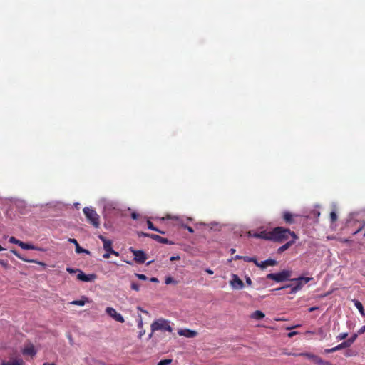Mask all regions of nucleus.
<instances>
[{
	"mask_svg": "<svg viewBox=\"0 0 365 365\" xmlns=\"http://www.w3.org/2000/svg\"><path fill=\"white\" fill-rule=\"evenodd\" d=\"M289 236H292L294 240L297 239V236L294 232L283 227H277L272 230L271 241L282 242L288 240Z\"/></svg>",
	"mask_w": 365,
	"mask_h": 365,
	"instance_id": "nucleus-1",
	"label": "nucleus"
},
{
	"mask_svg": "<svg viewBox=\"0 0 365 365\" xmlns=\"http://www.w3.org/2000/svg\"><path fill=\"white\" fill-rule=\"evenodd\" d=\"M313 280V277H299L298 278L291 279L290 281L292 284H287L280 288L274 289L272 291H277L285 288H291L290 294H294L298 291L301 290L302 287L310 281Z\"/></svg>",
	"mask_w": 365,
	"mask_h": 365,
	"instance_id": "nucleus-2",
	"label": "nucleus"
},
{
	"mask_svg": "<svg viewBox=\"0 0 365 365\" xmlns=\"http://www.w3.org/2000/svg\"><path fill=\"white\" fill-rule=\"evenodd\" d=\"M152 332L155 331L161 330V331H167L171 332L173 331V328L170 325V322L160 318L155 321H154L150 326ZM153 333L150 334L149 338L152 336Z\"/></svg>",
	"mask_w": 365,
	"mask_h": 365,
	"instance_id": "nucleus-3",
	"label": "nucleus"
},
{
	"mask_svg": "<svg viewBox=\"0 0 365 365\" xmlns=\"http://www.w3.org/2000/svg\"><path fill=\"white\" fill-rule=\"evenodd\" d=\"M83 213L87 218V220L96 228L100 225V216L97 214L96 210L92 207L83 208Z\"/></svg>",
	"mask_w": 365,
	"mask_h": 365,
	"instance_id": "nucleus-4",
	"label": "nucleus"
},
{
	"mask_svg": "<svg viewBox=\"0 0 365 365\" xmlns=\"http://www.w3.org/2000/svg\"><path fill=\"white\" fill-rule=\"evenodd\" d=\"M292 271L284 269L278 273H270L266 277L268 279H272L277 282H282L291 279Z\"/></svg>",
	"mask_w": 365,
	"mask_h": 365,
	"instance_id": "nucleus-5",
	"label": "nucleus"
},
{
	"mask_svg": "<svg viewBox=\"0 0 365 365\" xmlns=\"http://www.w3.org/2000/svg\"><path fill=\"white\" fill-rule=\"evenodd\" d=\"M98 238L103 242V249L108 252H110L112 255H114L115 256H119V253L116 251H115L112 248V241L110 240L106 239L104 236L100 235L98 236Z\"/></svg>",
	"mask_w": 365,
	"mask_h": 365,
	"instance_id": "nucleus-6",
	"label": "nucleus"
},
{
	"mask_svg": "<svg viewBox=\"0 0 365 365\" xmlns=\"http://www.w3.org/2000/svg\"><path fill=\"white\" fill-rule=\"evenodd\" d=\"M130 252L134 256V260L139 263L143 264L146 260V255L145 252L142 250H136L132 247L130 248Z\"/></svg>",
	"mask_w": 365,
	"mask_h": 365,
	"instance_id": "nucleus-7",
	"label": "nucleus"
},
{
	"mask_svg": "<svg viewBox=\"0 0 365 365\" xmlns=\"http://www.w3.org/2000/svg\"><path fill=\"white\" fill-rule=\"evenodd\" d=\"M139 235L150 237L160 243L169 244V245L173 244V242L170 241L168 239L162 237L161 236L155 235V234H148V233L141 232V234H140Z\"/></svg>",
	"mask_w": 365,
	"mask_h": 365,
	"instance_id": "nucleus-8",
	"label": "nucleus"
},
{
	"mask_svg": "<svg viewBox=\"0 0 365 365\" xmlns=\"http://www.w3.org/2000/svg\"><path fill=\"white\" fill-rule=\"evenodd\" d=\"M106 312L112 318H113L115 321L118 322L123 323L125 322L123 317L118 313L116 310L113 307H107L106 309Z\"/></svg>",
	"mask_w": 365,
	"mask_h": 365,
	"instance_id": "nucleus-9",
	"label": "nucleus"
},
{
	"mask_svg": "<svg viewBox=\"0 0 365 365\" xmlns=\"http://www.w3.org/2000/svg\"><path fill=\"white\" fill-rule=\"evenodd\" d=\"M97 276L95 274H86L81 270H78L77 274V279L82 282H93L96 279Z\"/></svg>",
	"mask_w": 365,
	"mask_h": 365,
	"instance_id": "nucleus-10",
	"label": "nucleus"
},
{
	"mask_svg": "<svg viewBox=\"0 0 365 365\" xmlns=\"http://www.w3.org/2000/svg\"><path fill=\"white\" fill-rule=\"evenodd\" d=\"M178 334L180 336H182L187 338H194L197 335V332L193 330H190L188 329H179Z\"/></svg>",
	"mask_w": 365,
	"mask_h": 365,
	"instance_id": "nucleus-11",
	"label": "nucleus"
},
{
	"mask_svg": "<svg viewBox=\"0 0 365 365\" xmlns=\"http://www.w3.org/2000/svg\"><path fill=\"white\" fill-rule=\"evenodd\" d=\"M295 216H296L295 215H293L292 213H291L289 211H284L282 213V218H283L284 221L285 222V223L288 224V225L294 223V222H295L294 217Z\"/></svg>",
	"mask_w": 365,
	"mask_h": 365,
	"instance_id": "nucleus-12",
	"label": "nucleus"
},
{
	"mask_svg": "<svg viewBox=\"0 0 365 365\" xmlns=\"http://www.w3.org/2000/svg\"><path fill=\"white\" fill-rule=\"evenodd\" d=\"M230 284L234 289H242L244 287L243 282L237 275L233 276V279L230 282Z\"/></svg>",
	"mask_w": 365,
	"mask_h": 365,
	"instance_id": "nucleus-13",
	"label": "nucleus"
},
{
	"mask_svg": "<svg viewBox=\"0 0 365 365\" xmlns=\"http://www.w3.org/2000/svg\"><path fill=\"white\" fill-rule=\"evenodd\" d=\"M68 242L75 245V246H76V253H78V254H81V253L88 254L89 253L88 250H86L84 248H82L79 245L78 241L76 239H74V238H69L68 239Z\"/></svg>",
	"mask_w": 365,
	"mask_h": 365,
	"instance_id": "nucleus-14",
	"label": "nucleus"
},
{
	"mask_svg": "<svg viewBox=\"0 0 365 365\" xmlns=\"http://www.w3.org/2000/svg\"><path fill=\"white\" fill-rule=\"evenodd\" d=\"M277 264V262L275 259H268L267 260L262 261L260 263H259V267L264 269L267 267V266H275Z\"/></svg>",
	"mask_w": 365,
	"mask_h": 365,
	"instance_id": "nucleus-15",
	"label": "nucleus"
},
{
	"mask_svg": "<svg viewBox=\"0 0 365 365\" xmlns=\"http://www.w3.org/2000/svg\"><path fill=\"white\" fill-rule=\"evenodd\" d=\"M11 252L14 254L19 259L24 261V262H33V263H37L38 264H41V265H45L44 263L43 262H38L36 260H34V259H25L23 257L21 256V255L15 250H11Z\"/></svg>",
	"mask_w": 365,
	"mask_h": 365,
	"instance_id": "nucleus-16",
	"label": "nucleus"
},
{
	"mask_svg": "<svg viewBox=\"0 0 365 365\" xmlns=\"http://www.w3.org/2000/svg\"><path fill=\"white\" fill-rule=\"evenodd\" d=\"M24 361L21 359H16L9 361H2L1 365H24Z\"/></svg>",
	"mask_w": 365,
	"mask_h": 365,
	"instance_id": "nucleus-17",
	"label": "nucleus"
},
{
	"mask_svg": "<svg viewBox=\"0 0 365 365\" xmlns=\"http://www.w3.org/2000/svg\"><path fill=\"white\" fill-rule=\"evenodd\" d=\"M258 236H259V238H261V239L271 240L272 230H269V231H267V230L260 231V232H259V235Z\"/></svg>",
	"mask_w": 365,
	"mask_h": 365,
	"instance_id": "nucleus-18",
	"label": "nucleus"
},
{
	"mask_svg": "<svg viewBox=\"0 0 365 365\" xmlns=\"http://www.w3.org/2000/svg\"><path fill=\"white\" fill-rule=\"evenodd\" d=\"M299 356H303L310 360H312L314 364H316L317 359H319V356H317V355H314L313 354H311V353H300L298 354Z\"/></svg>",
	"mask_w": 365,
	"mask_h": 365,
	"instance_id": "nucleus-19",
	"label": "nucleus"
},
{
	"mask_svg": "<svg viewBox=\"0 0 365 365\" xmlns=\"http://www.w3.org/2000/svg\"><path fill=\"white\" fill-rule=\"evenodd\" d=\"M295 240H294V238H292V240L287 242V243H285L284 245H283L282 246L279 247V249L277 250L278 252L282 253V252H284L285 250H287L289 247H290L294 243Z\"/></svg>",
	"mask_w": 365,
	"mask_h": 365,
	"instance_id": "nucleus-20",
	"label": "nucleus"
},
{
	"mask_svg": "<svg viewBox=\"0 0 365 365\" xmlns=\"http://www.w3.org/2000/svg\"><path fill=\"white\" fill-rule=\"evenodd\" d=\"M264 314L260 310L255 311L252 314L251 317L255 319L260 320L264 317Z\"/></svg>",
	"mask_w": 365,
	"mask_h": 365,
	"instance_id": "nucleus-21",
	"label": "nucleus"
},
{
	"mask_svg": "<svg viewBox=\"0 0 365 365\" xmlns=\"http://www.w3.org/2000/svg\"><path fill=\"white\" fill-rule=\"evenodd\" d=\"M24 354L34 356L36 351L33 345L26 347L23 351Z\"/></svg>",
	"mask_w": 365,
	"mask_h": 365,
	"instance_id": "nucleus-22",
	"label": "nucleus"
},
{
	"mask_svg": "<svg viewBox=\"0 0 365 365\" xmlns=\"http://www.w3.org/2000/svg\"><path fill=\"white\" fill-rule=\"evenodd\" d=\"M355 307L358 309L361 315H364V309L362 304L357 299L353 300Z\"/></svg>",
	"mask_w": 365,
	"mask_h": 365,
	"instance_id": "nucleus-23",
	"label": "nucleus"
},
{
	"mask_svg": "<svg viewBox=\"0 0 365 365\" xmlns=\"http://www.w3.org/2000/svg\"><path fill=\"white\" fill-rule=\"evenodd\" d=\"M19 247L24 250H36L35 246H34L33 245L25 243L22 241L19 242Z\"/></svg>",
	"mask_w": 365,
	"mask_h": 365,
	"instance_id": "nucleus-24",
	"label": "nucleus"
},
{
	"mask_svg": "<svg viewBox=\"0 0 365 365\" xmlns=\"http://www.w3.org/2000/svg\"><path fill=\"white\" fill-rule=\"evenodd\" d=\"M147 225H148V227L150 230H154V231H156V232H159V233H161V234H165V232L161 231V230H158L157 227H155L154 226V225L153 224V222H150V220H148V221H147Z\"/></svg>",
	"mask_w": 365,
	"mask_h": 365,
	"instance_id": "nucleus-25",
	"label": "nucleus"
},
{
	"mask_svg": "<svg viewBox=\"0 0 365 365\" xmlns=\"http://www.w3.org/2000/svg\"><path fill=\"white\" fill-rule=\"evenodd\" d=\"M243 260L247 262H254L256 266H259V262L255 257H250L248 256L243 257Z\"/></svg>",
	"mask_w": 365,
	"mask_h": 365,
	"instance_id": "nucleus-26",
	"label": "nucleus"
},
{
	"mask_svg": "<svg viewBox=\"0 0 365 365\" xmlns=\"http://www.w3.org/2000/svg\"><path fill=\"white\" fill-rule=\"evenodd\" d=\"M84 299L80 300H73L71 302V304L78 305V306H83L86 304V302L88 301V299L83 297Z\"/></svg>",
	"mask_w": 365,
	"mask_h": 365,
	"instance_id": "nucleus-27",
	"label": "nucleus"
},
{
	"mask_svg": "<svg viewBox=\"0 0 365 365\" xmlns=\"http://www.w3.org/2000/svg\"><path fill=\"white\" fill-rule=\"evenodd\" d=\"M347 347H348L347 344L345 341H344V342L341 343L340 344L337 345L336 346L334 347V351H339V350H341L342 349H345Z\"/></svg>",
	"mask_w": 365,
	"mask_h": 365,
	"instance_id": "nucleus-28",
	"label": "nucleus"
},
{
	"mask_svg": "<svg viewBox=\"0 0 365 365\" xmlns=\"http://www.w3.org/2000/svg\"><path fill=\"white\" fill-rule=\"evenodd\" d=\"M316 364L318 365H333L331 362L328 361H324L322 358L319 357L317 359Z\"/></svg>",
	"mask_w": 365,
	"mask_h": 365,
	"instance_id": "nucleus-29",
	"label": "nucleus"
},
{
	"mask_svg": "<svg viewBox=\"0 0 365 365\" xmlns=\"http://www.w3.org/2000/svg\"><path fill=\"white\" fill-rule=\"evenodd\" d=\"M357 338V334H354L351 337H350L349 339L345 341V342L347 344L348 347L354 342L356 339Z\"/></svg>",
	"mask_w": 365,
	"mask_h": 365,
	"instance_id": "nucleus-30",
	"label": "nucleus"
},
{
	"mask_svg": "<svg viewBox=\"0 0 365 365\" xmlns=\"http://www.w3.org/2000/svg\"><path fill=\"white\" fill-rule=\"evenodd\" d=\"M172 359H167L160 361L157 365H170L172 363Z\"/></svg>",
	"mask_w": 365,
	"mask_h": 365,
	"instance_id": "nucleus-31",
	"label": "nucleus"
},
{
	"mask_svg": "<svg viewBox=\"0 0 365 365\" xmlns=\"http://www.w3.org/2000/svg\"><path fill=\"white\" fill-rule=\"evenodd\" d=\"M337 215L335 211H332L330 213V220L331 222H335L337 220Z\"/></svg>",
	"mask_w": 365,
	"mask_h": 365,
	"instance_id": "nucleus-32",
	"label": "nucleus"
},
{
	"mask_svg": "<svg viewBox=\"0 0 365 365\" xmlns=\"http://www.w3.org/2000/svg\"><path fill=\"white\" fill-rule=\"evenodd\" d=\"M165 283L166 284H172V283H173V284H177V282H176V281H175L173 277H166V279H165Z\"/></svg>",
	"mask_w": 365,
	"mask_h": 365,
	"instance_id": "nucleus-33",
	"label": "nucleus"
},
{
	"mask_svg": "<svg viewBox=\"0 0 365 365\" xmlns=\"http://www.w3.org/2000/svg\"><path fill=\"white\" fill-rule=\"evenodd\" d=\"M9 242L11 243H14V244H16V245H18L19 246V242H21V240H17L16 237H11L9 240Z\"/></svg>",
	"mask_w": 365,
	"mask_h": 365,
	"instance_id": "nucleus-34",
	"label": "nucleus"
},
{
	"mask_svg": "<svg viewBox=\"0 0 365 365\" xmlns=\"http://www.w3.org/2000/svg\"><path fill=\"white\" fill-rule=\"evenodd\" d=\"M310 215L314 218H318L320 215V212L318 210H314L310 212Z\"/></svg>",
	"mask_w": 365,
	"mask_h": 365,
	"instance_id": "nucleus-35",
	"label": "nucleus"
},
{
	"mask_svg": "<svg viewBox=\"0 0 365 365\" xmlns=\"http://www.w3.org/2000/svg\"><path fill=\"white\" fill-rule=\"evenodd\" d=\"M131 289L136 292H138L140 290V285L136 282H132Z\"/></svg>",
	"mask_w": 365,
	"mask_h": 365,
	"instance_id": "nucleus-36",
	"label": "nucleus"
},
{
	"mask_svg": "<svg viewBox=\"0 0 365 365\" xmlns=\"http://www.w3.org/2000/svg\"><path fill=\"white\" fill-rule=\"evenodd\" d=\"M135 275L136 277H138V279L140 280H146L148 279V277L143 274H135Z\"/></svg>",
	"mask_w": 365,
	"mask_h": 365,
	"instance_id": "nucleus-37",
	"label": "nucleus"
},
{
	"mask_svg": "<svg viewBox=\"0 0 365 365\" xmlns=\"http://www.w3.org/2000/svg\"><path fill=\"white\" fill-rule=\"evenodd\" d=\"M78 269H73V268H71V267H67L66 268V271L70 273V274H74L76 272H78Z\"/></svg>",
	"mask_w": 365,
	"mask_h": 365,
	"instance_id": "nucleus-38",
	"label": "nucleus"
},
{
	"mask_svg": "<svg viewBox=\"0 0 365 365\" xmlns=\"http://www.w3.org/2000/svg\"><path fill=\"white\" fill-rule=\"evenodd\" d=\"M347 336H348L347 333H341L339 335H338L337 339L339 340H342V339H346L347 337Z\"/></svg>",
	"mask_w": 365,
	"mask_h": 365,
	"instance_id": "nucleus-39",
	"label": "nucleus"
},
{
	"mask_svg": "<svg viewBox=\"0 0 365 365\" xmlns=\"http://www.w3.org/2000/svg\"><path fill=\"white\" fill-rule=\"evenodd\" d=\"M0 264L3 266L4 268L7 269L9 267V264L7 262H5L2 259H0Z\"/></svg>",
	"mask_w": 365,
	"mask_h": 365,
	"instance_id": "nucleus-40",
	"label": "nucleus"
},
{
	"mask_svg": "<svg viewBox=\"0 0 365 365\" xmlns=\"http://www.w3.org/2000/svg\"><path fill=\"white\" fill-rule=\"evenodd\" d=\"M365 332V325L362 326L359 330H358V334H362Z\"/></svg>",
	"mask_w": 365,
	"mask_h": 365,
	"instance_id": "nucleus-41",
	"label": "nucleus"
},
{
	"mask_svg": "<svg viewBox=\"0 0 365 365\" xmlns=\"http://www.w3.org/2000/svg\"><path fill=\"white\" fill-rule=\"evenodd\" d=\"M131 217H132V219H133V220H138V217H139V215H138V214H137L136 212H133V213L131 214Z\"/></svg>",
	"mask_w": 365,
	"mask_h": 365,
	"instance_id": "nucleus-42",
	"label": "nucleus"
},
{
	"mask_svg": "<svg viewBox=\"0 0 365 365\" xmlns=\"http://www.w3.org/2000/svg\"><path fill=\"white\" fill-rule=\"evenodd\" d=\"M333 352H335L334 347L331 348V349H327L324 350V353H326V354H329V353H333Z\"/></svg>",
	"mask_w": 365,
	"mask_h": 365,
	"instance_id": "nucleus-43",
	"label": "nucleus"
},
{
	"mask_svg": "<svg viewBox=\"0 0 365 365\" xmlns=\"http://www.w3.org/2000/svg\"><path fill=\"white\" fill-rule=\"evenodd\" d=\"M249 235L250 236H252L253 237H255V238H259V236H258L259 235V232H255V233H253L252 235L251 232H249Z\"/></svg>",
	"mask_w": 365,
	"mask_h": 365,
	"instance_id": "nucleus-44",
	"label": "nucleus"
},
{
	"mask_svg": "<svg viewBox=\"0 0 365 365\" xmlns=\"http://www.w3.org/2000/svg\"><path fill=\"white\" fill-rule=\"evenodd\" d=\"M297 334V331H292V332L288 333L287 336H288V337L291 338V337L294 336V335H296Z\"/></svg>",
	"mask_w": 365,
	"mask_h": 365,
	"instance_id": "nucleus-45",
	"label": "nucleus"
},
{
	"mask_svg": "<svg viewBox=\"0 0 365 365\" xmlns=\"http://www.w3.org/2000/svg\"><path fill=\"white\" fill-rule=\"evenodd\" d=\"M110 252H106V253H104L103 255V257L104 259H108L110 257Z\"/></svg>",
	"mask_w": 365,
	"mask_h": 365,
	"instance_id": "nucleus-46",
	"label": "nucleus"
},
{
	"mask_svg": "<svg viewBox=\"0 0 365 365\" xmlns=\"http://www.w3.org/2000/svg\"><path fill=\"white\" fill-rule=\"evenodd\" d=\"M186 230L190 233L194 232V230L190 226H186Z\"/></svg>",
	"mask_w": 365,
	"mask_h": 365,
	"instance_id": "nucleus-47",
	"label": "nucleus"
},
{
	"mask_svg": "<svg viewBox=\"0 0 365 365\" xmlns=\"http://www.w3.org/2000/svg\"><path fill=\"white\" fill-rule=\"evenodd\" d=\"M246 283H247V284H249V285H251V284H252V280H251V279H250V277H247V278L246 279Z\"/></svg>",
	"mask_w": 365,
	"mask_h": 365,
	"instance_id": "nucleus-48",
	"label": "nucleus"
},
{
	"mask_svg": "<svg viewBox=\"0 0 365 365\" xmlns=\"http://www.w3.org/2000/svg\"><path fill=\"white\" fill-rule=\"evenodd\" d=\"M150 282H158V278H156V277H152V278H150Z\"/></svg>",
	"mask_w": 365,
	"mask_h": 365,
	"instance_id": "nucleus-49",
	"label": "nucleus"
},
{
	"mask_svg": "<svg viewBox=\"0 0 365 365\" xmlns=\"http://www.w3.org/2000/svg\"><path fill=\"white\" fill-rule=\"evenodd\" d=\"M243 257L244 256H240V255H236L234 259H243Z\"/></svg>",
	"mask_w": 365,
	"mask_h": 365,
	"instance_id": "nucleus-50",
	"label": "nucleus"
},
{
	"mask_svg": "<svg viewBox=\"0 0 365 365\" xmlns=\"http://www.w3.org/2000/svg\"><path fill=\"white\" fill-rule=\"evenodd\" d=\"M363 227H364V226H362V227H359L356 231H355V232H354V235H356V233L359 232L362 230Z\"/></svg>",
	"mask_w": 365,
	"mask_h": 365,
	"instance_id": "nucleus-51",
	"label": "nucleus"
},
{
	"mask_svg": "<svg viewBox=\"0 0 365 365\" xmlns=\"http://www.w3.org/2000/svg\"><path fill=\"white\" fill-rule=\"evenodd\" d=\"M206 272L208 273L209 274H213V271L209 269H206Z\"/></svg>",
	"mask_w": 365,
	"mask_h": 365,
	"instance_id": "nucleus-52",
	"label": "nucleus"
},
{
	"mask_svg": "<svg viewBox=\"0 0 365 365\" xmlns=\"http://www.w3.org/2000/svg\"><path fill=\"white\" fill-rule=\"evenodd\" d=\"M144 334H145V331H140V333H139V338L140 339V338L142 337V336H143Z\"/></svg>",
	"mask_w": 365,
	"mask_h": 365,
	"instance_id": "nucleus-53",
	"label": "nucleus"
},
{
	"mask_svg": "<svg viewBox=\"0 0 365 365\" xmlns=\"http://www.w3.org/2000/svg\"><path fill=\"white\" fill-rule=\"evenodd\" d=\"M43 365H56V364H55L54 363L45 362V363L43 364Z\"/></svg>",
	"mask_w": 365,
	"mask_h": 365,
	"instance_id": "nucleus-54",
	"label": "nucleus"
},
{
	"mask_svg": "<svg viewBox=\"0 0 365 365\" xmlns=\"http://www.w3.org/2000/svg\"><path fill=\"white\" fill-rule=\"evenodd\" d=\"M176 259H179V257H172L170 258V260H171V261H173V260H175Z\"/></svg>",
	"mask_w": 365,
	"mask_h": 365,
	"instance_id": "nucleus-55",
	"label": "nucleus"
},
{
	"mask_svg": "<svg viewBox=\"0 0 365 365\" xmlns=\"http://www.w3.org/2000/svg\"><path fill=\"white\" fill-rule=\"evenodd\" d=\"M138 327H139V328H142V327H143V323H142V322H141V321L138 323Z\"/></svg>",
	"mask_w": 365,
	"mask_h": 365,
	"instance_id": "nucleus-56",
	"label": "nucleus"
},
{
	"mask_svg": "<svg viewBox=\"0 0 365 365\" xmlns=\"http://www.w3.org/2000/svg\"><path fill=\"white\" fill-rule=\"evenodd\" d=\"M235 251H236V250H235V249H234V248L230 249V252H231L232 254H234V253L235 252Z\"/></svg>",
	"mask_w": 365,
	"mask_h": 365,
	"instance_id": "nucleus-57",
	"label": "nucleus"
},
{
	"mask_svg": "<svg viewBox=\"0 0 365 365\" xmlns=\"http://www.w3.org/2000/svg\"><path fill=\"white\" fill-rule=\"evenodd\" d=\"M317 309V307H311V308H309V312H312Z\"/></svg>",
	"mask_w": 365,
	"mask_h": 365,
	"instance_id": "nucleus-58",
	"label": "nucleus"
},
{
	"mask_svg": "<svg viewBox=\"0 0 365 365\" xmlns=\"http://www.w3.org/2000/svg\"><path fill=\"white\" fill-rule=\"evenodd\" d=\"M182 227H183L184 229L186 230V226H187V225H184V224H182Z\"/></svg>",
	"mask_w": 365,
	"mask_h": 365,
	"instance_id": "nucleus-59",
	"label": "nucleus"
},
{
	"mask_svg": "<svg viewBox=\"0 0 365 365\" xmlns=\"http://www.w3.org/2000/svg\"><path fill=\"white\" fill-rule=\"evenodd\" d=\"M4 250V248L1 245H0V251H2Z\"/></svg>",
	"mask_w": 365,
	"mask_h": 365,
	"instance_id": "nucleus-60",
	"label": "nucleus"
},
{
	"mask_svg": "<svg viewBox=\"0 0 365 365\" xmlns=\"http://www.w3.org/2000/svg\"><path fill=\"white\" fill-rule=\"evenodd\" d=\"M319 332L320 334H322V329H320L319 330Z\"/></svg>",
	"mask_w": 365,
	"mask_h": 365,
	"instance_id": "nucleus-61",
	"label": "nucleus"
},
{
	"mask_svg": "<svg viewBox=\"0 0 365 365\" xmlns=\"http://www.w3.org/2000/svg\"><path fill=\"white\" fill-rule=\"evenodd\" d=\"M364 235H365V233H364Z\"/></svg>",
	"mask_w": 365,
	"mask_h": 365,
	"instance_id": "nucleus-62",
	"label": "nucleus"
}]
</instances>
